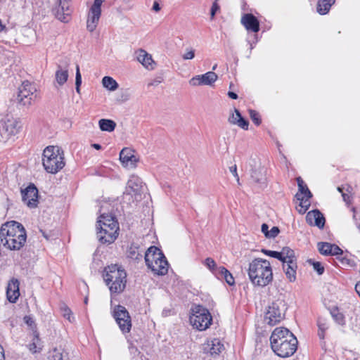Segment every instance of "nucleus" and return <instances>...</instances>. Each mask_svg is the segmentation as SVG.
<instances>
[{
    "label": "nucleus",
    "mask_w": 360,
    "mask_h": 360,
    "mask_svg": "<svg viewBox=\"0 0 360 360\" xmlns=\"http://www.w3.org/2000/svg\"><path fill=\"white\" fill-rule=\"evenodd\" d=\"M137 60L140 62L146 69L152 70L155 68V63L153 60L150 54L148 53L143 49H139L137 51Z\"/></svg>",
    "instance_id": "nucleus-24"
},
{
    "label": "nucleus",
    "mask_w": 360,
    "mask_h": 360,
    "mask_svg": "<svg viewBox=\"0 0 360 360\" xmlns=\"http://www.w3.org/2000/svg\"><path fill=\"white\" fill-rule=\"evenodd\" d=\"M333 244L326 242H319L317 244L318 250L321 255H330Z\"/></svg>",
    "instance_id": "nucleus-38"
},
{
    "label": "nucleus",
    "mask_w": 360,
    "mask_h": 360,
    "mask_svg": "<svg viewBox=\"0 0 360 360\" xmlns=\"http://www.w3.org/2000/svg\"><path fill=\"white\" fill-rule=\"evenodd\" d=\"M0 360H5L4 349L2 346L0 345Z\"/></svg>",
    "instance_id": "nucleus-58"
},
{
    "label": "nucleus",
    "mask_w": 360,
    "mask_h": 360,
    "mask_svg": "<svg viewBox=\"0 0 360 360\" xmlns=\"http://www.w3.org/2000/svg\"><path fill=\"white\" fill-rule=\"evenodd\" d=\"M262 232L265 235L266 237V234L269 232V226L266 224H263L262 225Z\"/></svg>",
    "instance_id": "nucleus-55"
},
{
    "label": "nucleus",
    "mask_w": 360,
    "mask_h": 360,
    "mask_svg": "<svg viewBox=\"0 0 360 360\" xmlns=\"http://www.w3.org/2000/svg\"><path fill=\"white\" fill-rule=\"evenodd\" d=\"M69 65V61L65 60L63 64H58L57 65L55 77L57 84L60 86L63 85L68 80Z\"/></svg>",
    "instance_id": "nucleus-21"
},
{
    "label": "nucleus",
    "mask_w": 360,
    "mask_h": 360,
    "mask_svg": "<svg viewBox=\"0 0 360 360\" xmlns=\"http://www.w3.org/2000/svg\"><path fill=\"white\" fill-rule=\"evenodd\" d=\"M335 0H319L317 3V12L321 15L326 14Z\"/></svg>",
    "instance_id": "nucleus-29"
},
{
    "label": "nucleus",
    "mask_w": 360,
    "mask_h": 360,
    "mask_svg": "<svg viewBox=\"0 0 360 360\" xmlns=\"http://www.w3.org/2000/svg\"><path fill=\"white\" fill-rule=\"evenodd\" d=\"M53 360H69L68 353L63 348H54L52 351Z\"/></svg>",
    "instance_id": "nucleus-34"
},
{
    "label": "nucleus",
    "mask_w": 360,
    "mask_h": 360,
    "mask_svg": "<svg viewBox=\"0 0 360 360\" xmlns=\"http://www.w3.org/2000/svg\"><path fill=\"white\" fill-rule=\"evenodd\" d=\"M92 147L96 150H100L101 149V146L100 144H98V143H94L92 144Z\"/></svg>",
    "instance_id": "nucleus-61"
},
{
    "label": "nucleus",
    "mask_w": 360,
    "mask_h": 360,
    "mask_svg": "<svg viewBox=\"0 0 360 360\" xmlns=\"http://www.w3.org/2000/svg\"><path fill=\"white\" fill-rule=\"evenodd\" d=\"M297 267L296 261H288V262L283 263V271H285L287 278L290 282H293L296 279Z\"/></svg>",
    "instance_id": "nucleus-27"
},
{
    "label": "nucleus",
    "mask_w": 360,
    "mask_h": 360,
    "mask_svg": "<svg viewBox=\"0 0 360 360\" xmlns=\"http://www.w3.org/2000/svg\"><path fill=\"white\" fill-rule=\"evenodd\" d=\"M330 314L334 321L340 326L345 325V316L338 308H334L330 311Z\"/></svg>",
    "instance_id": "nucleus-35"
},
{
    "label": "nucleus",
    "mask_w": 360,
    "mask_h": 360,
    "mask_svg": "<svg viewBox=\"0 0 360 360\" xmlns=\"http://www.w3.org/2000/svg\"><path fill=\"white\" fill-rule=\"evenodd\" d=\"M295 197L299 201V205L297 207L298 212L304 214L310 207L311 202L309 200L311 197H308V195H303L302 193H297Z\"/></svg>",
    "instance_id": "nucleus-25"
},
{
    "label": "nucleus",
    "mask_w": 360,
    "mask_h": 360,
    "mask_svg": "<svg viewBox=\"0 0 360 360\" xmlns=\"http://www.w3.org/2000/svg\"><path fill=\"white\" fill-rule=\"evenodd\" d=\"M24 321L30 327H32L34 325V321L30 316H25L24 317Z\"/></svg>",
    "instance_id": "nucleus-53"
},
{
    "label": "nucleus",
    "mask_w": 360,
    "mask_h": 360,
    "mask_svg": "<svg viewBox=\"0 0 360 360\" xmlns=\"http://www.w3.org/2000/svg\"><path fill=\"white\" fill-rule=\"evenodd\" d=\"M219 6L217 4V2L216 1L214 2L212 6L211 11H210V15H211V18L212 19L214 18L217 11L219 10Z\"/></svg>",
    "instance_id": "nucleus-52"
},
{
    "label": "nucleus",
    "mask_w": 360,
    "mask_h": 360,
    "mask_svg": "<svg viewBox=\"0 0 360 360\" xmlns=\"http://www.w3.org/2000/svg\"><path fill=\"white\" fill-rule=\"evenodd\" d=\"M236 125L240 127V128L247 130L248 129L249 122L248 120H245L242 115L237 120V123Z\"/></svg>",
    "instance_id": "nucleus-46"
},
{
    "label": "nucleus",
    "mask_w": 360,
    "mask_h": 360,
    "mask_svg": "<svg viewBox=\"0 0 360 360\" xmlns=\"http://www.w3.org/2000/svg\"><path fill=\"white\" fill-rule=\"evenodd\" d=\"M101 130L108 132L113 131L116 127V123L112 120L101 119L98 122Z\"/></svg>",
    "instance_id": "nucleus-31"
},
{
    "label": "nucleus",
    "mask_w": 360,
    "mask_h": 360,
    "mask_svg": "<svg viewBox=\"0 0 360 360\" xmlns=\"http://www.w3.org/2000/svg\"><path fill=\"white\" fill-rule=\"evenodd\" d=\"M195 57V50L191 49H187L186 52L182 55L184 60H191Z\"/></svg>",
    "instance_id": "nucleus-49"
},
{
    "label": "nucleus",
    "mask_w": 360,
    "mask_h": 360,
    "mask_svg": "<svg viewBox=\"0 0 360 360\" xmlns=\"http://www.w3.org/2000/svg\"><path fill=\"white\" fill-rule=\"evenodd\" d=\"M152 9L155 12H159L161 9L158 1H154Z\"/></svg>",
    "instance_id": "nucleus-56"
},
{
    "label": "nucleus",
    "mask_w": 360,
    "mask_h": 360,
    "mask_svg": "<svg viewBox=\"0 0 360 360\" xmlns=\"http://www.w3.org/2000/svg\"><path fill=\"white\" fill-rule=\"evenodd\" d=\"M314 269L318 273V274L321 275L324 272V267L319 262H312L311 263Z\"/></svg>",
    "instance_id": "nucleus-47"
},
{
    "label": "nucleus",
    "mask_w": 360,
    "mask_h": 360,
    "mask_svg": "<svg viewBox=\"0 0 360 360\" xmlns=\"http://www.w3.org/2000/svg\"><path fill=\"white\" fill-rule=\"evenodd\" d=\"M249 114L251 120L256 125H259L261 124V119L259 113L254 110H250Z\"/></svg>",
    "instance_id": "nucleus-43"
},
{
    "label": "nucleus",
    "mask_w": 360,
    "mask_h": 360,
    "mask_svg": "<svg viewBox=\"0 0 360 360\" xmlns=\"http://www.w3.org/2000/svg\"><path fill=\"white\" fill-rule=\"evenodd\" d=\"M287 309L284 300H277L267 308L264 315V321L269 326H274L284 319Z\"/></svg>",
    "instance_id": "nucleus-9"
},
{
    "label": "nucleus",
    "mask_w": 360,
    "mask_h": 360,
    "mask_svg": "<svg viewBox=\"0 0 360 360\" xmlns=\"http://www.w3.org/2000/svg\"><path fill=\"white\" fill-rule=\"evenodd\" d=\"M144 259L147 267L154 274L164 276L167 274L168 262L162 251L157 247L150 246L145 252Z\"/></svg>",
    "instance_id": "nucleus-6"
},
{
    "label": "nucleus",
    "mask_w": 360,
    "mask_h": 360,
    "mask_svg": "<svg viewBox=\"0 0 360 360\" xmlns=\"http://www.w3.org/2000/svg\"><path fill=\"white\" fill-rule=\"evenodd\" d=\"M82 84V76L79 72V67L78 65H76V77H75V85L76 91L77 93L80 91V85Z\"/></svg>",
    "instance_id": "nucleus-42"
},
{
    "label": "nucleus",
    "mask_w": 360,
    "mask_h": 360,
    "mask_svg": "<svg viewBox=\"0 0 360 360\" xmlns=\"http://www.w3.org/2000/svg\"><path fill=\"white\" fill-rule=\"evenodd\" d=\"M87 302H88V298H87V297H85V299H84V303H85V304H87Z\"/></svg>",
    "instance_id": "nucleus-64"
},
{
    "label": "nucleus",
    "mask_w": 360,
    "mask_h": 360,
    "mask_svg": "<svg viewBox=\"0 0 360 360\" xmlns=\"http://www.w3.org/2000/svg\"><path fill=\"white\" fill-rule=\"evenodd\" d=\"M224 349V345L219 339L207 340L202 345V350L205 353L210 354L211 356L219 354Z\"/></svg>",
    "instance_id": "nucleus-20"
},
{
    "label": "nucleus",
    "mask_w": 360,
    "mask_h": 360,
    "mask_svg": "<svg viewBox=\"0 0 360 360\" xmlns=\"http://www.w3.org/2000/svg\"><path fill=\"white\" fill-rule=\"evenodd\" d=\"M6 295L8 301L15 303L20 296L19 281L16 278H12L8 284Z\"/></svg>",
    "instance_id": "nucleus-22"
},
{
    "label": "nucleus",
    "mask_w": 360,
    "mask_h": 360,
    "mask_svg": "<svg viewBox=\"0 0 360 360\" xmlns=\"http://www.w3.org/2000/svg\"><path fill=\"white\" fill-rule=\"evenodd\" d=\"M62 316L68 320L69 322L72 323L75 321L72 310L65 304H62L60 307Z\"/></svg>",
    "instance_id": "nucleus-36"
},
{
    "label": "nucleus",
    "mask_w": 360,
    "mask_h": 360,
    "mask_svg": "<svg viewBox=\"0 0 360 360\" xmlns=\"http://www.w3.org/2000/svg\"><path fill=\"white\" fill-rule=\"evenodd\" d=\"M216 276L219 279H224L229 285H232L235 283L232 274L224 266L219 267Z\"/></svg>",
    "instance_id": "nucleus-28"
},
{
    "label": "nucleus",
    "mask_w": 360,
    "mask_h": 360,
    "mask_svg": "<svg viewBox=\"0 0 360 360\" xmlns=\"http://www.w3.org/2000/svg\"><path fill=\"white\" fill-rule=\"evenodd\" d=\"M72 0H56L53 13L57 19L63 22H67L70 18L72 11L70 3Z\"/></svg>",
    "instance_id": "nucleus-14"
},
{
    "label": "nucleus",
    "mask_w": 360,
    "mask_h": 360,
    "mask_svg": "<svg viewBox=\"0 0 360 360\" xmlns=\"http://www.w3.org/2000/svg\"><path fill=\"white\" fill-rule=\"evenodd\" d=\"M42 164L45 170L56 174L65 166L63 151L59 146H47L43 152Z\"/></svg>",
    "instance_id": "nucleus-7"
},
{
    "label": "nucleus",
    "mask_w": 360,
    "mask_h": 360,
    "mask_svg": "<svg viewBox=\"0 0 360 360\" xmlns=\"http://www.w3.org/2000/svg\"><path fill=\"white\" fill-rule=\"evenodd\" d=\"M97 223V229H99L98 232L99 241L103 244L113 243L118 236L119 231L118 223L115 218L111 214H103Z\"/></svg>",
    "instance_id": "nucleus-5"
},
{
    "label": "nucleus",
    "mask_w": 360,
    "mask_h": 360,
    "mask_svg": "<svg viewBox=\"0 0 360 360\" xmlns=\"http://www.w3.org/2000/svg\"><path fill=\"white\" fill-rule=\"evenodd\" d=\"M248 276L251 282L260 287L269 285L273 280L270 262L264 259H255L249 264Z\"/></svg>",
    "instance_id": "nucleus-3"
},
{
    "label": "nucleus",
    "mask_w": 360,
    "mask_h": 360,
    "mask_svg": "<svg viewBox=\"0 0 360 360\" xmlns=\"http://www.w3.org/2000/svg\"><path fill=\"white\" fill-rule=\"evenodd\" d=\"M280 231L279 229L277 226H274L272 229L269 231L268 234H266V238H274L278 236Z\"/></svg>",
    "instance_id": "nucleus-48"
},
{
    "label": "nucleus",
    "mask_w": 360,
    "mask_h": 360,
    "mask_svg": "<svg viewBox=\"0 0 360 360\" xmlns=\"http://www.w3.org/2000/svg\"><path fill=\"white\" fill-rule=\"evenodd\" d=\"M204 264L213 274L217 275L219 267L217 266L216 262L212 258L207 257Z\"/></svg>",
    "instance_id": "nucleus-40"
},
{
    "label": "nucleus",
    "mask_w": 360,
    "mask_h": 360,
    "mask_svg": "<svg viewBox=\"0 0 360 360\" xmlns=\"http://www.w3.org/2000/svg\"><path fill=\"white\" fill-rule=\"evenodd\" d=\"M103 279L111 293H120L126 286L127 273L117 264L105 268Z\"/></svg>",
    "instance_id": "nucleus-4"
},
{
    "label": "nucleus",
    "mask_w": 360,
    "mask_h": 360,
    "mask_svg": "<svg viewBox=\"0 0 360 360\" xmlns=\"http://www.w3.org/2000/svg\"><path fill=\"white\" fill-rule=\"evenodd\" d=\"M0 238L1 243L6 248L18 250L26 242V231L20 223L11 221L1 226Z\"/></svg>",
    "instance_id": "nucleus-2"
},
{
    "label": "nucleus",
    "mask_w": 360,
    "mask_h": 360,
    "mask_svg": "<svg viewBox=\"0 0 360 360\" xmlns=\"http://www.w3.org/2000/svg\"><path fill=\"white\" fill-rule=\"evenodd\" d=\"M212 317L206 308L196 305L192 308L190 322L192 326L199 330H205L211 325Z\"/></svg>",
    "instance_id": "nucleus-8"
},
{
    "label": "nucleus",
    "mask_w": 360,
    "mask_h": 360,
    "mask_svg": "<svg viewBox=\"0 0 360 360\" xmlns=\"http://www.w3.org/2000/svg\"><path fill=\"white\" fill-rule=\"evenodd\" d=\"M143 182L137 176H131L127 182L126 191L124 193L125 195H141L143 190Z\"/></svg>",
    "instance_id": "nucleus-17"
},
{
    "label": "nucleus",
    "mask_w": 360,
    "mask_h": 360,
    "mask_svg": "<svg viewBox=\"0 0 360 360\" xmlns=\"http://www.w3.org/2000/svg\"><path fill=\"white\" fill-rule=\"evenodd\" d=\"M113 317L123 333H129L131 328V320L128 311L122 305H117L113 310Z\"/></svg>",
    "instance_id": "nucleus-11"
},
{
    "label": "nucleus",
    "mask_w": 360,
    "mask_h": 360,
    "mask_svg": "<svg viewBox=\"0 0 360 360\" xmlns=\"http://www.w3.org/2000/svg\"><path fill=\"white\" fill-rule=\"evenodd\" d=\"M241 23L248 30L254 32H257L259 30V20L251 13L245 14L241 18Z\"/></svg>",
    "instance_id": "nucleus-23"
},
{
    "label": "nucleus",
    "mask_w": 360,
    "mask_h": 360,
    "mask_svg": "<svg viewBox=\"0 0 360 360\" xmlns=\"http://www.w3.org/2000/svg\"><path fill=\"white\" fill-rule=\"evenodd\" d=\"M342 254V250L338 245L333 244L330 255H338Z\"/></svg>",
    "instance_id": "nucleus-50"
},
{
    "label": "nucleus",
    "mask_w": 360,
    "mask_h": 360,
    "mask_svg": "<svg viewBox=\"0 0 360 360\" xmlns=\"http://www.w3.org/2000/svg\"><path fill=\"white\" fill-rule=\"evenodd\" d=\"M105 0H94L91 6L86 21V29L90 32H94L98 23L101 15V6Z\"/></svg>",
    "instance_id": "nucleus-12"
},
{
    "label": "nucleus",
    "mask_w": 360,
    "mask_h": 360,
    "mask_svg": "<svg viewBox=\"0 0 360 360\" xmlns=\"http://www.w3.org/2000/svg\"><path fill=\"white\" fill-rule=\"evenodd\" d=\"M352 211H353V212H354V214H353V219H354V220H356L357 213L356 212V211H355V209H354V208H352Z\"/></svg>",
    "instance_id": "nucleus-62"
},
{
    "label": "nucleus",
    "mask_w": 360,
    "mask_h": 360,
    "mask_svg": "<svg viewBox=\"0 0 360 360\" xmlns=\"http://www.w3.org/2000/svg\"><path fill=\"white\" fill-rule=\"evenodd\" d=\"M230 172L236 178L238 182H239V176L237 173V167L236 165L230 167Z\"/></svg>",
    "instance_id": "nucleus-54"
},
{
    "label": "nucleus",
    "mask_w": 360,
    "mask_h": 360,
    "mask_svg": "<svg viewBox=\"0 0 360 360\" xmlns=\"http://www.w3.org/2000/svg\"><path fill=\"white\" fill-rule=\"evenodd\" d=\"M281 259L283 263L288 262V261H296L294 251L288 247H285L281 251Z\"/></svg>",
    "instance_id": "nucleus-30"
},
{
    "label": "nucleus",
    "mask_w": 360,
    "mask_h": 360,
    "mask_svg": "<svg viewBox=\"0 0 360 360\" xmlns=\"http://www.w3.org/2000/svg\"><path fill=\"white\" fill-rule=\"evenodd\" d=\"M355 290L359 295L360 294V281L356 284Z\"/></svg>",
    "instance_id": "nucleus-60"
},
{
    "label": "nucleus",
    "mask_w": 360,
    "mask_h": 360,
    "mask_svg": "<svg viewBox=\"0 0 360 360\" xmlns=\"http://www.w3.org/2000/svg\"><path fill=\"white\" fill-rule=\"evenodd\" d=\"M228 96H229V98H231L232 99H237L238 98V95L235 92H233V91H229L228 92Z\"/></svg>",
    "instance_id": "nucleus-57"
},
{
    "label": "nucleus",
    "mask_w": 360,
    "mask_h": 360,
    "mask_svg": "<svg viewBox=\"0 0 360 360\" xmlns=\"http://www.w3.org/2000/svg\"><path fill=\"white\" fill-rule=\"evenodd\" d=\"M35 91V87L29 82L26 81L22 82V85L19 88L17 96L18 103L24 106L30 105Z\"/></svg>",
    "instance_id": "nucleus-13"
},
{
    "label": "nucleus",
    "mask_w": 360,
    "mask_h": 360,
    "mask_svg": "<svg viewBox=\"0 0 360 360\" xmlns=\"http://www.w3.org/2000/svg\"><path fill=\"white\" fill-rule=\"evenodd\" d=\"M344 189L345 188L338 187V191L342 193L344 201L348 203L350 200V195L349 193L344 192Z\"/></svg>",
    "instance_id": "nucleus-51"
},
{
    "label": "nucleus",
    "mask_w": 360,
    "mask_h": 360,
    "mask_svg": "<svg viewBox=\"0 0 360 360\" xmlns=\"http://www.w3.org/2000/svg\"><path fill=\"white\" fill-rule=\"evenodd\" d=\"M22 129L21 121L13 117H6L0 127V144L6 143Z\"/></svg>",
    "instance_id": "nucleus-10"
},
{
    "label": "nucleus",
    "mask_w": 360,
    "mask_h": 360,
    "mask_svg": "<svg viewBox=\"0 0 360 360\" xmlns=\"http://www.w3.org/2000/svg\"><path fill=\"white\" fill-rule=\"evenodd\" d=\"M217 75L210 71L204 75H196L189 80L191 86L212 85L217 79Z\"/></svg>",
    "instance_id": "nucleus-16"
},
{
    "label": "nucleus",
    "mask_w": 360,
    "mask_h": 360,
    "mask_svg": "<svg viewBox=\"0 0 360 360\" xmlns=\"http://www.w3.org/2000/svg\"><path fill=\"white\" fill-rule=\"evenodd\" d=\"M134 150L129 148H123L120 153V160L125 167L134 168L136 162V158L134 155Z\"/></svg>",
    "instance_id": "nucleus-19"
},
{
    "label": "nucleus",
    "mask_w": 360,
    "mask_h": 360,
    "mask_svg": "<svg viewBox=\"0 0 360 360\" xmlns=\"http://www.w3.org/2000/svg\"><path fill=\"white\" fill-rule=\"evenodd\" d=\"M297 340L288 328H276L270 337L273 352L278 356L287 358L292 356L297 349Z\"/></svg>",
    "instance_id": "nucleus-1"
},
{
    "label": "nucleus",
    "mask_w": 360,
    "mask_h": 360,
    "mask_svg": "<svg viewBox=\"0 0 360 360\" xmlns=\"http://www.w3.org/2000/svg\"><path fill=\"white\" fill-rule=\"evenodd\" d=\"M262 252L267 256H269V257H271L274 258H276L280 261L281 259V252L268 250H265V249H262Z\"/></svg>",
    "instance_id": "nucleus-44"
},
{
    "label": "nucleus",
    "mask_w": 360,
    "mask_h": 360,
    "mask_svg": "<svg viewBox=\"0 0 360 360\" xmlns=\"http://www.w3.org/2000/svg\"><path fill=\"white\" fill-rule=\"evenodd\" d=\"M241 116V114L240 112H239V110L238 109H236L234 110V113H232L228 120L229 122L232 124H236V123H237V120Z\"/></svg>",
    "instance_id": "nucleus-45"
},
{
    "label": "nucleus",
    "mask_w": 360,
    "mask_h": 360,
    "mask_svg": "<svg viewBox=\"0 0 360 360\" xmlns=\"http://www.w3.org/2000/svg\"><path fill=\"white\" fill-rule=\"evenodd\" d=\"M306 221L310 226H315L319 229H323L326 222L325 217L319 210L309 212L306 216Z\"/></svg>",
    "instance_id": "nucleus-18"
},
{
    "label": "nucleus",
    "mask_w": 360,
    "mask_h": 360,
    "mask_svg": "<svg viewBox=\"0 0 360 360\" xmlns=\"http://www.w3.org/2000/svg\"><path fill=\"white\" fill-rule=\"evenodd\" d=\"M6 27L2 23L1 20H0V34L1 32H6Z\"/></svg>",
    "instance_id": "nucleus-59"
},
{
    "label": "nucleus",
    "mask_w": 360,
    "mask_h": 360,
    "mask_svg": "<svg viewBox=\"0 0 360 360\" xmlns=\"http://www.w3.org/2000/svg\"><path fill=\"white\" fill-rule=\"evenodd\" d=\"M265 172V169L260 166L253 168L251 170V178L255 183L264 186L266 184Z\"/></svg>",
    "instance_id": "nucleus-26"
},
{
    "label": "nucleus",
    "mask_w": 360,
    "mask_h": 360,
    "mask_svg": "<svg viewBox=\"0 0 360 360\" xmlns=\"http://www.w3.org/2000/svg\"><path fill=\"white\" fill-rule=\"evenodd\" d=\"M317 325L319 327L318 335L322 340H324L325 331L328 329V326L326 320L319 318L318 319Z\"/></svg>",
    "instance_id": "nucleus-37"
},
{
    "label": "nucleus",
    "mask_w": 360,
    "mask_h": 360,
    "mask_svg": "<svg viewBox=\"0 0 360 360\" xmlns=\"http://www.w3.org/2000/svg\"><path fill=\"white\" fill-rule=\"evenodd\" d=\"M128 257L134 260H140L142 258V254L139 252L138 248H131Z\"/></svg>",
    "instance_id": "nucleus-41"
},
{
    "label": "nucleus",
    "mask_w": 360,
    "mask_h": 360,
    "mask_svg": "<svg viewBox=\"0 0 360 360\" xmlns=\"http://www.w3.org/2000/svg\"><path fill=\"white\" fill-rule=\"evenodd\" d=\"M297 181L298 188H299V192L298 193H303V195L307 194V195H308V197H312L311 193L309 190V188L307 186V185H305L304 184V181H302V178L301 177H297Z\"/></svg>",
    "instance_id": "nucleus-39"
},
{
    "label": "nucleus",
    "mask_w": 360,
    "mask_h": 360,
    "mask_svg": "<svg viewBox=\"0 0 360 360\" xmlns=\"http://www.w3.org/2000/svg\"><path fill=\"white\" fill-rule=\"evenodd\" d=\"M102 84L105 89L111 91H115L119 86L117 82L109 76H105L102 79Z\"/></svg>",
    "instance_id": "nucleus-33"
},
{
    "label": "nucleus",
    "mask_w": 360,
    "mask_h": 360,
    "mask_svg": "<svg viewBox=\"0 0 360 360\" xmlns=\"http://www.w3.org/2000/svg\"><path fill=\"white\" fill-rule=\"evenodd\" d=\"M30 351L34 354L37 352H39L41 349V340L39 338V334L37 332H34L33 334L32 342L29 345Z\"/></svg>",
    "instance_id": "nucleus-32"
},
{
    "label": "nucleus",
    "mask_w": 360,
    "mask_h": 360,
    "mask_svg": "<svg viewBox=\"0 0 360 360\" xmlns=\"http://www.w3.org/2000/svg\"><path fill=\"white\" fill-rule=\"evenodd\" d=\"M131 0H123V2L125 4H129Z\"/></svg>",
    "instance_id": "nucleus-63"
},
{
    "label": "nucleus",
    "mask_w": 360,
    "mask_h": 360,
    "mask_svg": "<svg viewBox=\"0 0 360 360\" xmlns=\"http://www.w3.org/2000/svg\"><path fill=\"white\" fill-rule=\"evenodd\" d=\"M22 200L30 208H34L38 204V190L33 184L21 191Z\"/></svg>",
    "instance_id": "nucleus-15"
}]
</instances>
